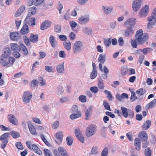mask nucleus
I'll return each instance as SVG.
<instances>
[{"instance_id": "obj_1", "label": "nucleus", "mask_w": 156, "mask_h": 156, "mask_svg": "<svg viewBox=\"0 0 156 156\" xmlns=\"http://www.w3.org/2000/svg\"><path fill=\"white\" fill-rule=\"evenodd\" d=\"M148 35L146 33H143L142 29L136 31L135 35L136 40L138 45H141L145 43L148 39Z\"/></svg>"}, {"instance_id": "obj_2", "label": "nucleus", "mask_w": 156, "mask_h": 156, "mask_svg": "<svg viewBox=\"0 0 156 156\" xmlns=\"http://www.w3.org/2000/svg\"><path fill=\"white\" fill-rule=\"evenodd\" d=\"M96 127L94 125H91L87 127L86 130V134L87 137H90L94 135L96 132Z\"/></svg>"}, {"instance_id": "obj_3", "label": "nucleus", "mask_w": 156, "mask_h": 156, "mask_svg": "<svg viewBox=\"0 0 156 156\" xmlns=\"http://www.w3.org/2000/svg\"><path fill=\"white\" fill-rule=\"evenodd\" d=\"M32 97V93L30 91H27L24 92L22 96L23 102L25 104L29 103Z\"/></svg>"}, {"instance_id": "obj_4", "label": "nucleus", "mask_w": 156, "mask_h": 156, "mask_svg": "<svg viewBox=\"0 0 156 156\" xmlns=\"http://www.w3.org/2000/svg\"><path fill=\"white\" fill-rule=\"evenodd\" d=\"M90 21V16L88 15H84L79 17L78 19V22L81 25H85Z\"/></svg>"}, {"instance_id": "obj_5", "label": "nucleus", "mask_w": 156, "mask_h": 156, "mask_svg": "<svg viewBox=\"0 0 156 156\" xmlns=\"http://www.w3.org/2000/svg\"><path fill=\"white\" fill-rule=\"evenodd\" d=\"M121 110L123 115L125 118H126L129 116L131 117H133L134 116V113L131 110L127 109L123 106L121 107Z\"/></svg>"}, {"instance_id": "obj_6", "label": "nucleus", "mask_w": 156, "mask_h": 156, "mask_svg": "<svg viewBox=\"0 0 156 156\" xmlns=\"http://www.w3.org/2000/svg\"><path fill=\"white\" fill-rule=\"evenodd\" d=\"M83 43L80 41H77L74 44L73 51L74 53L80 52L83 47Z\"/></svg>"}, {"instance_id": "obj_7", "label": "nucleus", "mask_w": 156, "mask_h": 156, "mask_svg": "<svg viewBox=\"0 0 156 156\" xmlns=\"http://www.w3.org/2000/svg\"><path fill=\"white\" fill-rule=\"evenodd\" d=\"M142 2L141 0H135L132 3V8L135 12H137L140 8Z\"/></svg>"}, {"instance_id": "obj_8", "label": "nucleus", "mask_w": 156, "mask_h": 156, "mask_svg": "<svg viewBox=\"0 0 156 156\" xmlns=\"http://www.w3.org/2000/svg\"><path fill=\"white\" fill-rule=\"evenodd\" d=\"M74 133L76 137L82 143L84 142V139L81 131L79 128H77L75 130Z\"/></svg>"}, {"instance_id": "obj_9", "label": "nucleus", "mask_w": 156, "mask_h": 156, "mask_svg": "<svg viewBox=\"0 0 156 156\" xmlns=\"http://www.w3.org/2000/svg\"><path fill=\"white\" fill-rule=\"evenodd\" d=\"M149 6L146 5L143 7L140 11L139 16L140 17H144L146 16L149 12Z\"/></svg>"}, {"instance_id": "obj_10", "label": "nucleus", "mask_w": 156, "mask_h": 156, "mask_svg": "<svg viewBox=\"0 0 156 156\" xmlns=\"http://www.w3.org/2000/svg\"><path fill=\"white\" fill-rule=\"evenodd\" d=\"M136 20L135 18L133 17L127 19L125 22V25L128 26L129 27L133 26L136 23Z\"/></svg>"}, {"instance_id": "obj_11", "label": "nucleus", "mask_w": 156, "mask_h": 156, "mask_svg": "<svg viewBox=\"0 0 156 156\" xmlns=\"http://www.w3.org/2000/svg\"><path fill=\"white\" fill-rule=\"evenodd\" d=\"M102 8L105 14L108 15L112 12L113 7L111 6L104 5L102 6Z\"/></svg>"}, {"instance_id": "obj_12", "label": "nucleus", "mask_w": 156, "mask_h": 156, "mask_svg": "<svg viewBox=\"0 0 156 156\" xmlns=\"http://www.w3.org/2000/svg\"><path fill=\"white\" fill-rule=\"evenodd\" d=\"M7 118L9 122L14 125H17L18 121L15 116L12 114H9L7 116Z\"/></svg>"}, {"instance_id": "obj_13", "label": "nucleus", "mask_w": 156, "mask_h": 156, "mask_svg": "<svg viewBox=\"0 0 156 156\" xmlns=\"http://www.w3.org/2000/svg\"><path fill=\"white\" fill-rule=\"evenodd\" d=\"M92 66L93 70L90 75V77L91 79H94L96 77L97 75V67L94 63H92Z\"/></svg>"}, {"instance_id": "obj_14", "label": "nucleus", "mask_w": 156, "mask_h": 156, "mask_svg": "<svg viewBox=\"0 0 156 156\" xmlns=\"http://www.w3.org/2000/svg\"><path fill=\"white\" fill-rule=\"evenodd\" d=\"M55 137L57 139L56 141L58 144H60L62 142L63 135L62 132L59 131L57 132L55 135Z\"/></svg>"}, {"instance_id": "obj_15", "label": "nucleus", "mask_w": 156, "mask_h": 156, "mask_svg": "<svg viewBox=\"0 0 156 156\" xmlns=\"http://www.w3.org/2000/svg\"><path fill=\"white\" fill-rule=\"evenodd\" d=\"M134 33V30L131 27H128L125 30L124 35L126 37H132Z\"/></svg>"}, {"instance_id": "obj_16", "label": "nucleus", "mask_w": 156, "mask_h": 156, "mask_svg": "<svg viewBox=\"0 0 156 156\" xmlns=\"http://www.w3.org/2000/svg\"><path fill=\"white\" fill-rule=\"evenodd\" d=\"M92 108L90 106L88 108H87L85 111V119L86 120H88L90 118V116L92 114Z\"/></svg>"}, {"instance_id": "obj_17", "label": "nucleus", "mask_w": 156, "mask_h": 156, "mask_svg": "<svg viewBox=\"0 0 156 156\" xmlns=\"http://www.w3.org/2000/svg\"><path fill=\"white\" fill-rule=\"evenodd\" d=\"M30 16H27L26 17L25 21L29 25L34 26L35 25V18L34 17L30 18Z\"/></svg>"}, {"instance_id": "obj_18", "label": "nucleus", "mask_w": 156, "mask_h": 156, "mask_svg": "<svg viewBox=\"0 0 156 156\" xmlns=\"http://www.w3.org/2000/svg\"><path fill=\"white\" fill-rule=\"evenodd\" d=\"M3 54L2 55L5 57V58H8L12 53L10 48L9 47L5 48L3 50Z\"/></svg>"}, {"instance_id": "obj_19", "label": "nucleus", "mask_w": 156, "mask_h": 156, "mask_svg": "<svg viewBox=\"0 0 156 156\" xmlns=\"http://www.w3.org/2000/svg\"><path fill=\"white\" fill-rule=\"evenodd\" d=\"M50 22L48 20H45L41 24L40 26V28L41 30H44L47 29L50 27Z\"/></svg>"}, {"instance_id": "obj_20", "label": "nucleus", "mask_w": 156, "mask_h": 156, "mask_svg": "<svg viewBox=\"0 0 156 156\" xmlns=\"http://www.w3.org/2000/svg\"><path fill=\"white\" fill-rule=\"evenodd\" d=\"M19 37V34L16 32H13L10 33V37L11 39L14 41H17Z\"/></svg>"}, {"instance_id": "obj_21", "label": "nucleus", "mask_w": 156, "mask_h": 156, "mask_svg": "<svg viewBox=\"0 0 156 156\" xmlns=\"http://www.w3.org/2000/svg\"><path fill=\"white\" fill-rule=\"evenodd\" d=\"M58 151L60 154L62 156H69L66 150L62 147H59L58 148Z\"/></svg>"}, {"instance_id": "obj_22", "label": "nucleus", "mask_w": 156, "mask_h": 156, "mask_svg": "<svg viewBox=\"0 0 156 156\" xmlns=\"http://www.w3.org/2000/svg\"><path fill=\"white\" fill-rule=\"evenodd\" d=\"M49 41L51 46L53 48H55L57 45V41L55 37L53 35H51Z\"/></svg>"}, {"instance_id": "obj_23", "label": "nucleus", "mask_w": 156, "mask_h": 156, "mask_svg": "<svg viewBox=\"0 0 156 156\" xmlns=\"http://www.w3.org/2000/svg\"><path fill=\"white\" fill-rule=\"evenodd\" d=\"M56 70L58 73H62L64 70V63H62L57 65L56 67Z\"/></svg>"}, {"instance_id": "obj_24", "label": "nucleus", "mask_w": 156, "mask_h": 156, "mask_svg": "<svg viewBox=\"0 0 156 156\" xmlns=\"http://www.w3.org/2000/svg\"><path fill=\"white\" fill-rule=\"evenodd\" d=\"M134 144L135 149L137 151L140 150V149L141 145L140 140L138 138H136L134 140Z\"/></svg>"}, {"instance_id": "obj_25", "label": "nucleus", "mask_w": 156, "mask_h": 156, "mask_svg": "<svg viewBox=\"0 0 156 156\" xmlns=\"http://www.w3.org/2000/svg\"><path fill=\"white\" fill-rule=\"evenodd\" d=\"M64 48L67 51H70L71 49V43L69 41H66L63 43Z\"/></svg>"}, {"instance_id": "obj_26", "label": "nucleus", "mask_w": 156, "mask_h": 156, "mask_svg": "<svg viewBox=\"0 0 156 156\" xmlns=\"http://www.w3.org/2000/svg\"><path fill=\"white\" fill-rule=\"evenodd\" d=\"M2 55L1 56V65L4 67L7 66L8 67V62L7 61V58Z\"/></svg>"}, {"instance_id": "obj_27", "label": "nucleus", "mask_w": 156, "mask_h": 156, "mask_svg": "<svg viewBox=\"0 0 156 156\" xmlns=\"http://www.w3.org/2000/svg\"><path fill=\"white\" fill-rule=\"evenodd\" d=\"M19 48L22 51V52L24 55H27L28 52L27 49L23 44H21L20 45Z\"/></svg>"}, {"instance_id": "obj_28", "label": "nucleus", "mask_w": 156, "mask_h": 156, "mask_svg": "<svg viewBox=\"0 0 156 156\" xmlns=\"http://www.w3.org/2000/svg\"><path fill=\"white\" fill-rule=\"evenodd\" d=\"M29 32V29L27 25H24L22 28L20 32L22 34L24 35L27 34Z\"/></svg>"}, {"instance_id": "obj_29", "label": "nucleus", "mask_w": 156, "mask_h": 156, "mask_svg": "<svg viewBox=\"0 0 156 156\" xmlns=\"http://www.w3.org/2000/svg\"><path fill=\"white\" fill-rule=\"evenodd\" d=\"M36 12V8L34 6L30 8L28 10V14L27 16H29L34 15Z\"/></svg>"}, {"instance_id": "obj_30", "label": "nucleus", "mask_w": 156, "mask_h": 156, "mask_svg": "<svg viewBox=\"0 0 156 156\" xmlns=\"http://www.w3.org/2000/svg\"><path fill=\"white\" fill-rule=\"evenodd\" d=\"M151 124V122L150 120H147L142 126L143 129L146 130L148 129L150 127Z\"/></svg>"}, {"instance_id": "obj_31", "label": "nucleus", "mask_w": 156, "mask_h": 156, "mask_svg": "<svg viewBox=\"0 0 156 156\" xmlns=\"http://www.w3.org/2000/svg\"><path fill=\"white\" fill-rule=\"evenodd\" d=\"M33 150L36 153L39 155L42 154V152L39 149L38 147L36 145L33 144L31 146V149Z\"/></svg>"}, {"instance_id": "obj_32", "label": "nucleus", "mask_w": 156, "mask_h": 156, "mask_svg": "<svg viewBox=\"0 0 156 156\" xmlns=\"http://www.w3.org/2000/svg\"><path fill=\"white\" fill-rule=\"evenodd\" d=\"M156 105V99H154L151 102L147 104L146 108L148 109L154 108Z\"/></svg>"}, {"instance_id": "obj_33", "label": "nucleus", "mask_w": 156, "mask_h": 156, "mask_svg": "<svg viewBox=\"0 0 156 156\" xmlns=\"http://www.w3.org/2000/svg\"><path fill=\"white\" fill-rule=\"evenodd\" d=\"M156 20L154 19H152L150 21L149 20V17L148 18V21H149L147 24V27L148 28L151 29L153 27V26L156 23Z\"/></svg>"}, {"instance_id": "obj_34", "label": "nucleus", "mask_w": 156, "mask_h": 156, "mask_svg": "<svg viewBox=\"0 0 156 156\" xmlns=\"http://www.w3.org/2000/svg\"><path fill=\"white\" fill-rule=\"evenodd\" d=\"M138 136L145 141L147 139V134L145 131L140 132Z\"/></svg>"}, {"instance_id": "obj_35", "label": "nucleus", "mask_w": 156, "mask_h": 156, "mask_svg": "<svg viewBox=\"0 0 156 156\" xmlns=\"http://www.w3.org/2000/svg\"><path fill=\"white\" fill-rule=\"evenodd\" d=\"M73 114L70 115V118L71 119H74L77 118L81 116L80 112H78L77 113H72Z\"/></svg>"}, {"instance_id": "obj_36", "label": "nucleus", "mask_w": 156, "mask_h": 156, "mask_svg": "<svg viewBox=\"0 0 156 156\" xmlns=\"http://www.w3.org/2000/svg\"><path fill=\"white\" fill-rule=\"evenodd\" d=\"M30 41L33 43L37 42L38 40V36L37 34H32L30 37Z\"/></svg>"}, {"instance_id": "obj_37", "label": "nucleus", "mask_w": 156, "mask_h": 156, "mask_svg": "<svg viewBox=\"0 0 156 156\" xmlns=\"http://www.w3.org/2000/svg\"><path fill=\"white\" fill-rule=\"evenodd\" d=\"M98 60L100 62L104 63L105 61V55L100 54L99 56Z\"/></svg>"}, {"instance_id": "obj_38", "label": "nucleus", "mask_w": 156, "mask_h": 156, "mask_svg": "<svg viewBox=\"0 0 156 156\" xmlns=\"http://www.w3.org/2000/svg\"><path fill=\"white\" fill-rule=\"evenodd\" d=\"M1 147L2 148L4 149L5 147L8 142V139L5 138L3 139L1 138Z\"/></svg>"}, {"instance_id": "obj_39", "label": "nucleus", "mask_w": 156, "mask_h": 156, "mask_svg": "<svg viewBox=\"0 0 156 156\" xmlns=\"http://www.w3.org/2000/svg\"><path fill=\"white\" fill-rule=\"evenodd\" d=\"M83 31L85 34L88 35H91L92 34V30L90 28L87 27L83 28Z\"/></svg>"}, {"instance_id": "obj_40", "label": "nucleus", "mask_w": 156, "mask_h": 156, "mask_svg": "<svg viewBox=\"0 0 156 156\" xmlns=\"http://www.w3.org/2000/svg\"><path fill=\"white\" fill-rule=\"evenodd\" d=\"M28 126L31 133L32 134H35L36 133V130L34 126L31 123L28 124Z\"/></svg>"}, {"instance_id": "obj_41", "label": "nucleus", "mask_w": 156, "mask_h": 156, "mask_svg": "<svg viewBox=\"0 0 156 156\" xmlns=\"http://www.w3.org/2000/svg\"><path fill=\"white\" fill-rule=\"evenodd\" d=\"M121 74L125 76L127 74H128L129 68L125 67H122L121 70Z\"/></svg>"}, {"instance_id": "obj_42", "label": "nucleus", "mask_w": 156, "mask_h": 156, "mask_svg": "<svg viewBox=\"0 0 156 156\" xmlns=\"http://www.w3.org/2000/svg\"><path fill=\"white\" fill-rule=\"evenodd\" d=\"M66 140L67 145L69 146H71L73 141L72 137L70 136H69L67 137Z\"/></svg>"}, {"instance_id": "obj_43", "label": "nucleus", "mask_w": 156, "mask_h": 156, "mask_svg": "<svg viewBox=\"0 0 156 156\" xmlns=\"http://www.w3.org/2000/svg\"><path fill=\"white\" fill-rule=\"evenodd\" d=\"M11 49L13 51L18 50L20 46L16 43H11Z\"/></svg>"}, {"instance_id": "obj_44", "label": "nucleus", "mask_w": 156, "mask_h": 156, "mask_svg": "<svg viewBox=\"0 0 156 156\" xmlns=\"http://www.w3.org/2000/svg\"><path fill=\"white\" fill-rule=\"evenodd\" d=\"M15 61V59L14 57L12 56L9 57V58L8 67H9L12 65Z\"/></svg>"}, {"instance_id": "obj_45", "label": "nucleus", "mask_w": 156, "mask_h": 156, "mask_svg": "<svg viewBox=\"0 0 156 156\" xmlns=\"http://www.w3.org/2000/svg\"><path fill=\"white\" fill-rule=\"evenodd\" d=\"M146 92V90H144L142 88L138 89L136 91V93L140 96L143 95Z\"/></svg>"}, {"instance_id": "obj_46", "label": "nucleus", "mask_w": 156, "mask_h": 156, "mask_svg": "<svg viewBox=\"0 0 156 156\" xmlns=\"http://www.w3.org/2000/svg\"><path fill=\"white\" fill-rule=\"evenodd\" d=\"M152 19L156 20V8L154 9L151 16L149 17V20L150 21Z\"/></svg>"}, {"instance_id": "obj_47", "label": "nucleus", "mask_w": 156, "mask_h": 156, "mask_svg": "<svg viewBox=\"0 0 156 156\" xmlns=\"http://www.w3.org/2000/svg\"><path fill=\"white\" fill-rule=\"evenodd\" d=\"M11 136L14 138H17L20 137V134L15 131H12L11 132Z\"/></svg>"}, {"instance_id": "obj_48", "label": "nucleus", "mask_w": 156, "mask_h": 156, "mask_svg": "<svg viewBox=\"0 0 156 156\" xmlns=\"http://www.w3.org/2000/svg\"><path fill=\"white\" fill-rule=\"evenodd\" d=\"M45 70L49 73H51L54 72V69L52 66H45Z\"/></svg>"}, {"instance_id": "obj_49", "label": "nucleus", "mask_w": 156, "mask_h": 156, "mask_svg": "<svg viewBox=\"0 0 156 156\" xmlns=\"http://www.w3.org/2000/svg\"><path fill=\"white\" fill-rule=\"evenodd\" d=\"M99 153L98 151V148L97 147H93L91 149L90 154H96Z\"/></svg>"}, {"instance_id": "obj_50", "label": "nucleus", "mask_w": 156, "mask_h": 156, "mask_svg": "<svg viewBox=\"0 0 156 156\" xmlns=\"http://www.w3.org/2000/svg\"><path fill=\"white\" fill-rule=\"evenodd\" d=\"M103 71L105 73L104 76H105V78H104L107 79V74L109 73V71L106 66H104L103 69Z\"/></svg>"}, {"instance_id": "obj_51", "label": "nucleus", "mask_w": 156, "mask_h": 156, "mask_svg": "<svg viewBox=\"0 0 156 156\" xmlns=\"http://www.w3.org/2000/svg\"><path fill=\"white\" fill-rule=\"evenodd\" d=\"M104 43L105 45L107 47H108L111 45V40L110 38L104 39Z\"/></svg>"}, {"instance_id": "obj_52", "label": "nucleus", "mask_w": 156, "mask_h": 156, "mask_svg": "<svg viewBox=\"0 0 156 156\" xmlns=\"http://www.w3.org/2000/svg\"><path fill=\"white\" fill-rule=\"evenodd\" d=\"M105 108L109 111H111V109H110V108L109 105L108 103L106 101H104L103 103V104Z\"/></svg>"}, {"instance_id": "obj_53", "label": "nucleus", "mask_w": 156, "mask_h": 156, "mask_svg": "<svg viewBox=\"0 0 156 156\" xmlns=\"http://www.w3.org/2000/svg\"><path fill=\"white\" fill-rule=\"evenodd\" d=\"M71 110L72 113H77L78 112H80L78 110L77 107L76 105L73 106L71 108Z\"/></svg>"}, {"instance_id": "obj_54", "label": "nucleus", "mask_w": 156, "mask_h": 156, "mask_svg": "<svg viewBox=\"0 0 156 156\" xmlns=\"http://www.w3.org/2000/svg\"><path fill=\"white\" fill-rule=\"evenodd\" d=\"M79 100L82 103L85 102L87 101L86 97L85 95H80L79 97Z\"/></svg>"}, {"instance_id": "obj_55", "label": "nucleus", "mask_w": 156, "mask_h": 156, "mask_svg": "<svg viewBox=\"0 0 156 156\" xmlns=\"http://www.w3.org/2000/svg\"><path fill=\"white\" fill-rule=\"evenodd\" d=\"M108 153V148L107 147H105L101 152V156H107Z\"/></svg>"}, {"instance_id": "obj_56", "label": "nucleus", "mask_w": 156, "mask_h": 156, "mask_svg": "<svg viewBox=\"0 0 156 156\" xmlns=\"http://www.w3.org/2000/svg\"><path fill=\"white\" fill-rule=\"evenodd\" d=\"M104 93L108 95L107 98L110 101L112 100V96L111 93V92L110 91H108L107 90H105L104 91Z\"/></svg>"}, {"instance_id": "obj_57", "label": "nucleus", "mask_w": 156, "mask_h": 156, "mask_svg": "<svg viewBox=\"0 0 156 156\" xmlns=\"http://www.w3.org/2000/svg\"><path fill=\"white\" fill-rule=\"evenodd\" d=\"M131 43L132 47H133V48H137V41L136 40V38L135 39L131 40Z\"/></svg>"}, {"instance_id": "obj_58", "label": "nucleus", "mask_w": 156, "mask_h": 156, "mask_svg": "<svg viewBox=\"0 0 156 156\" xmlns=\"http://www.w3.org/2000/svg\"><path fill=\"white\" fill-rule=\"evenodd\" d=\"M132 95L130 97V100L132 102L135 101L137 99V97L136 96V94L134 91L131 92Z\"/></svg>"}, {"instance_id": "obj_59", "label": "nucleus", "mask_w": 156, "mask_h": 156, "mask_svg": "<svg viewBox=\"0 0 156 156\" xmlns=\"http://www.w3.org/2000/svg\"><path fill=\"white\" fill-rule=\"evenodd\" d=\"M69 37L71 40H73L76 38V35L74 32H71L69 35Z\"/></svg>"}, {"instance_id": "obj_60", "label": "nucleus", "mask_w": 156, "mask_h": 156, "mask_svg": "<svg viewBox=\"0 0 156 156\" xmlns=\"http://www.w3.org/2000/svg\"><path fill=\"white\" fill-rule=\"evenodd\" d=\"M90 90L93 93L96 94L98 91V87H93L90 88Z\"/></svg>"}, {"instance_id": "obj_61", "label": "nucleus", "mask_w": 156, "mask_h": 156, "mask_svg": "<svg viewBox=\"0 0 156 156\" xmlns=\"http://www.w3.org/2000/svg\"><path fill=\"white\" fill-rule=\"evenodd\" d=\"M151 152L150 148H147L145 151V155L146 156H151Z\"/></svg>"}, {"instance_id": "obj_62", "label": "nucleus", "mask_w": 156, "mask_h": 156, "mask_svg": "<svg viewBox=\"0 0 156 156\" xmlns=\"http://www.w3.org/2000/svg\"><path fill=\"white\" fill-rule=\"evenodd\" d=\"M64 18L66 20H69L71 17L70 15L69 12L68 11L66 13L64 14Z\"/></svg>"}, {"instance_id": "obj_63", "label": "nucleus", "mask_w": 156, "mask_h": 156, "mask_svg": "<svg viewBox=\"0 0 156 156\" xmlns=\"http://www.w3.org/2000/svg\"><path fill=\"white\" fill-rule=\"evenodd\" d=\"M98 88L101 89H103L104 88V86L103 82L99 80L98 82Z\"/></svg>"}, {"instance_id": "obj_64", "label": "nucleus", "mask_w": 156, "mask_h": 156, "mask_svg": "<svg viewBox=\"0 0 156 156\" xmlns=\"http://www.w3.org/2000/svg\"><path fill=\"white\" fill-rule=\"evenodd\" d=\"M59 125V121H56L52 125V126L53 129H56L58 128Z\"/></svg>"}]
</instances>
